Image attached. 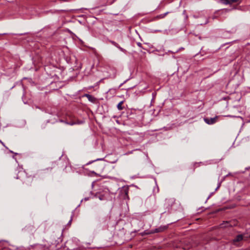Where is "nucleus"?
<instances>
[{
    "label": "nucleus",
    "mask_w": 250,
    "mask_h": 250,
    "mask_svg": "<svg viewBox=\"0 0 250 250\" xmlns=\"http://www.w3.org/2000/svg\"><path fill=\"white\" fill-rule=\"evenodd\" d=\"M15 178L21 180L23 184L27 187H30L34 180H37L36 175L27 176L26 173L23 170H19L17 173V176Z\"/></svg>",
    "instance_id": "obj_1"
},
{
    "label": "nucleus",
    "mask_w": 250,
    "mask_h": 250,
    "mask_svg": "<svg viewBox=\"0 0 250 250\" xmlns=\"http://www.w3.org/2000/svg\"><path fill=\"white\" fill-rule=\"evenodd\" d=\"M66 167V163L62 160H58L57 161L53 162L51 167H48L47 170H51L53 168H56L58 169H64Z\"/></svg>",
    "instance_id": "obj_2"
},
{
    "label": "nucleus",
    "mask_w": 250,
    "mask_h": 250,
    "mask_svg": "<svg viewBox=\"0 0 250 250\" xmlns=\"http://www.w3.org/2000/svg\"><path fill=\"white\" fill-rule=\"evenodd\" d=\"M175 200L173 198H167L165 200V205L167 208H171L175 204Z\"/></svg>",
    "instance_id": "obj_3"
},
{
    "label": "nucleus",
    "mask_w": 250,
    "mask_h": 250,
    "mask_svg": "<svg viewBox=\"0 0 250 250\" xmlns=\"http://www.w3.org/2000/svg\"><path fill=\"white\" fill-rule=\"evenodd\" d=\"M236 223L234 221H226L224 222L222 224H220V227L222 228H226V227H233L235 226Z\"/></svg>",
    "instance_id": "obj_4"
},
{
    "label": "nucleus",
    "mask_w": 250,
    "mask_h": 250,
    "mask_svg": "<svg viewBox=\"0 0 250 250\" xmlns=\"http://www.w3.org/2000/svg\"><path fill=\"white\" fill-rule=\"evenodd\" d=\"M217 117H214V118H204V121L208 125H212L216 123V120H217Z\"/></svg>",
    "instance_id": "obj_5"
},
{
    "label": "nucleus",
    "mask_w": 250,
    "mask_h": 250,
    "mask_svg": "<svg viewBox=\"0 0 250 250\" xmlns=\"http://www.w3.org/2000/svg\"><path fill=\"white\" fill-rule=\"evenodd\" d=\"M167 229V226H160V227L155 229L153 230H152V233H158L164 231V230H166Z\"/></svg>",
    "instance_id": "obj_6"
},
{
    "label": "nucleus",
    "mask_w": 250,
    "mask_h": 250,
    "mask_svg": "<svg viewBox=\"0 0 250 250\" xmlns=\"http://www.w3.org/2000/svg\"><path fill=\"white\" fill-rule=\"evenodd\" d=\"M243 240L242 234H238L233 239V243L236 244L237 242Z\"/></svg>",
    "instance_id": "obj_7"
},
{
    "label": "nucleus",
    "mask_w": 250,
    "mask_h": 250,
    "mask_svg": "<svg viewBox=\"0 0 250 250\" xmlns=\"http://www.w3.org/2000/svg\"><path fill=\"white\" fill-rule=\"evenodd\" d=\"M85 96L88 99V100L90 102H93L95 101V97H94L93 96L89 95V94H86L85 95Z\"/></svg>",
    "instance_id": "obj_8"
},
{
    "label": "nucleus",
    "mask_w": 250,
    "mask_h": 250,
    "mask_svg": "<svg viewBox=\"0 0 250 250\" xmlns=\"http://www.w3.org/2000/svg\"><path fill=\"white\" fill-rule=\"evenodd\" d=\"M243 236V239L244 241L248 240L249 238H250V233H245L244 234H242Z\"/></svg>",
    "instance_id": "obj_9"
},
{
    "label": "nucleus",
    "mask_w": 250,
    "mask_h": 250,
    "mask_svg": "<svg viewBox=\"0 0 250 250\" xmlns=\"http://www.w3.org/2000/svg\"><path fill=\"white\" fill-rule=\"evenodd\" d=\"M123 103H124V101H121L118 104L117 108L119 110H122L124 109V107L122 106V104Z\"/></svg>",
    "instance_id": "obj_10"
},
{
    "label": "nucleus",
    "mask_w": 250,
    "mask_h": 250,
    "mask_svg": "<svg viewBox=\"0 0 250 250\" xmlns=\"http://www.w3.org/2000/svg\"><path fill=\"white\" fill-rule=\"evenodd\" d=\"M220 1L223 4H224L225 5H228V4L231 5L230 2V0H220Z\"/></svg>",
    "instance_id": "obj_11"
},
{
    "label": "nucleus",
    "mask_w": 250,
    "mask_h": 250,
    "mask_svg": "<svg viewBox=\"0 0 250 250\" xmlns=\"http://www.w3.org/2000/svg\"><path fill=\"white\" fill-rule=\"evenodd\" d=\"M26 229L27 230L31 231H32L33 230H34L35 229V228L33 226L31 225L27 227Z\"/></svg>",
    "instance_id": "obj_12"
},
{
    "label": "nucleus",
    "mask_w": 250,
    "mask_h": 250,
    "mask_svg": "<svg viewBox=\"0 0 250 250\" xmlns=\"http://www.w3.org/2000/svg\"><path fill=\"white\" fill-rule=\"evenodd\" d=\"M242 2V0H230V4H232L234 2H238V4Z\"/></svg>",
    "instance_id": "obj_13"
},
{
    "label": "nucleus",
    "mask_w": 250,
    "mask_h": 250,
    "mask_svg": "<svg viewBox=\"0 0 250 250\" xmlns=\"http://www.w3.org/2000/svg\"><path fill=\"white\" fill-rule=\"evenodd\" d=\"M123 191L125 194V195L128 197V189L127 188H125L123 189Z\"/></svg>",
    "instance_id": "obj_14"
},
{
    "label": "nucleus",
    "mask_w": 250,
    "mask_h": 250,
    "mask_svg": "<svg viewBox=\"0 0 250 250\" xmlns=\"http://www.w3.org/2000/svg\"><path fill=\"white\" fill-rule=\"evenodd\" d=\"M168 13V12H166L164 14H161L159 15L158 17L161 19L164 18Z\"/></svg>",
    "instance_id": "obj_15"
},
{
    "label": "nucleus",
    "mask_w": 250,
    "mask_h": 250,
    "mask_svg": "<svg viewBox=\"0 0 250 250\" xmlns=\"http://www.w3.org/2000/svg\"><path fill=\"white\" fill-rule=\"evenodd\" d=\"M105 195H100L99 196V199L100 200H104L105 199Z\"/></svg>",
    "instance_id": "obj_16"
},
{
    "label": "nucleus",
    "mask_w": 250,
    "mask_h": 250,
    "mask_svg": "<svg viewBox=\"0 0 250 250\" xmlns=\"http://www.w3.org/2000/svg\"><path fill=\"white\" fill-rule=\"evenodd\" d=\"M110 42L116 47L118 46V44L114 41H110Z\"/></svg>",
    "instance_id": "obj_17"
},
{
    "label": "nucleus",
    "mask_w": 250,
    "mask_h": 250,
    "mask_svg": "<svg viewBox=\"0 0 250 250\" xmlns=\"http://www.w3.org/2000/svg\"><path fill=\"white\" fill-rule=\"evenodd\" d=\"M117 47L118 48H119L122 52L125 51V50L124 49H123V48H122L121 46H120L119 45H118V46Z\"/></svg>",
    "instance_id": "obj_18"
},
{
    "label": "nucleus",
    "mask_w": 250,
    "mask_h": 250,
    "mask_svg": "<svg viewBox=\"0 0 250 250\" xmlns=\"http://www.w3.org/2000/svg\"><path fill=\"white\" fill-rule=\"evenodd\" d=\"M221 185V182H220L218 183V185H217V188L215 189V190H217L220 187Z\"/></svg>",
    "instance_id": "obj_19"
},
{
    "label": "nucleus",
    "mask_w": 250,
    "mask_h": 250,
    "mask_svg": "<svg viewBox=\"0 0 250 250\" xmlns=\"http://www.w3.org/2000/svg\"><path fill=\"white\" fill-rule=\"evenodd\" d=\"M66 124H68V125H74V122H71V123H67V122H65Z\"/></svg>",
    "instance_id": "obj_20"
},
{
    "label": "nucleus",
    "mask_w": 250,
    "mask_h": 250,
    "mask_svg": "<svg viewBox=\"0 0 250 250\" xmlns=\"http://www.w3.org/2000/svg\"><path fill=\"white\" fill-rule=\"evenodd\" d=\"M137 45L139 46L140 47H142V43L141 42H138Z\"/></svg>",
    "instance_id": "obj_21"
},
{
    "label": "nucleus",
    "mask_w": 250,
    "mask_h": 250,
    "mask_svg": "<svg viewBox=\"0 0 250 250\" xmlns=\"http://www.w3.org/2000/svg\"><path fill=\"white\" fill-rule=\"evenodd\" d=\"M72 221V217L71 218L70 220H69V222H68V224H71V222Z\"/></svg>",
    "instance_id": "obj_22"
},
{
    "label": "nucleus",
    "mask_w": 250,
    "mask_h": 250,
    "mask_svg": "<svg viewBox=\"0 0 250 250\" xmlns=\"http://www.w3.org/2000/svg\"><path fill=\"white\" fill-rule=\"evenodd\" d=\"M105 194H106V195H108V191H105Z\"/></svg>",
    "instance_id": "obj_23"
},
{
    "label": "nucleus",
    "mask_w": 250,
    "mask_h": 250,
    "mask_svg": "<svg viewBox=\"0 0 250 250\" xmlns=\"http://www.w3.org/2000/svg\"><path fill=\"white\" fill-rule=\"evenodd\" d=\"M1 142V143L2 144V145L3 146H5V145H4L3 143H2V142Z\"/></svg>",
    "instance_id": "obj_24"
},
{
    "label": "nucleus",
    "mask_w": 250,
    "mask_h": 250,
    "mask_svg": "<svg viewBox=\"0 0 250 250\" xmlns=\"http://www.w3.org/2000/svg\"><path fill=\"white\" fill-rule=\"evenodd\" d=\"M185 13H186V10H184V12H183V14H185Z\"/></svg>",
    "instance_id": "obj_25"
},
{
    "label": "nucleus",
    "mask_w": 250,
    "mask_h": 250,
    "mask_svg": "<svg viewBox=\"0 0 250 250\" xmlns=\"http://www.w3.org/2000/svg\"><path fill=\"white\" fill-rule=\"evenodd\" d=\"M186 19H187V18H188V16H187V15H186Z\"/></svg>",
    "instance_id": "obj_26"
}]
</instances>
